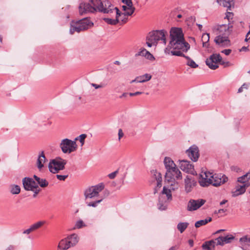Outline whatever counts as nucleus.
<instances>
[{
	"mask_svg": "<svg viewBox=\"0 0 250 250\" xmlns=\"http://www.w3.org/2000/svg\"><path fill=\"white\" fill-rule=\"evenodd\" d=\"M81 15L85 14L95 13L99 12L106 14L103 21L108 24L115 25L120 20L125 23L127 21V15L125 12L122 13L119 8L111 3L110 0H88L82 1L79 6Z\"/></svg>",
	"mask_w": 250,
	"mask_h": 250,
	"instance_id": "f257e3e1",
	"label": "nucleus"
},
{
	"mask_svg": "<svg viewBox=\"0 0 250 250\" xmlns=\"http://www.w3.org/2000/svg\"><path fill=\"white\" fill-rule=\"evenodd\" d=\"M169 45L174 49H182L187 52L190 48L189 44L186 42L183 31L180 28L173 27L170 31Z\"/></svg>",
	"mask_w": 250,
	"mask_h": 250,
	"instance_id": "f03ea898",
	"label": "nucleus"
},
{
	"mask_svg": "<svg viewBox=\"0 0 250 250\" xmlns=\"http://www.w3.org/2000/svg\"><path fill=\"white\" fill-rule=\"evenodd\" d=\"M104 183H101L97 185L90 187L85 189L84 191V196L85 204L87 206L96 208L103 201V198L96 199L94 201H91V199H94L98 197L99 193L104 189Z\"/></svg>",
	"mask_w": 250,
	"mask_h": 250,
	"instance_id": "7ed1b4c3",
	"label": "nucleus"
},
{
	"mask_svg": "<svg viewBox=\"0 0 250 250\" xmlns=\"http://www.w3.org/2000/svg\"><path fill=\"white\" fill-rule=\"evenodd\" d=\"M164 163L167 169L165 174L166 180L168 182H172L175 179L177 180L182 179L181 171L170 158L166 157Z\"/></svg>",
	"mask_w": 250,
	"mask_h": 250,
	"instance_id": "20e7f679",
	"label": "nucleus"
},
{
	"mask_svg": "<svg viewBox=\"0 0 250 250\" xmlns=\"http://www.w3.org/2000/svg\"><path fill=\"white\" fill-rule=\"evenodd\" d=\"M232 26L226 24L219 25L217 30L220 32V35L216 37L214 39L215 43L220 46L226 47L230 45V42L229 39V36L230 34Z\"/></svg>",
	"mask_w": 250,
	"mask_h": 250,
	"instance_id": "39448f33",
	"label": "nucleus"
},
{
	"mask_svg": "<svg viewBox=\"0 0 250 250\" xmlns=\"http://www.w3.org/2000/svg\"><path fill=\"white\" fill-rule=\"evenodd\" d=\"M66 163L65 160L59 157H56L55 159L50 160L48 165L49 170L52 173H57L60 170L64 169Z\"/></svg>",
	"mask_w": 250,
	"mask_h": 250,
	"instance_id": "423d86ee",
	"label": "nucleus"
},
{
	"mask_svg": "<svg viewBox=\"0 0 250 250\" xmlns=\"http://www.w3.org/2000/svg\"><path fill=\"white\" fill-rule=\"evenodd\" d=\"M166 33H167V32L164 30H153L148 34V38L151 42H153L157 44L159 41H162L163 43L166 44L167 42Z\"/></svg>",
	"mask_w": 250,
	"mask_h": 250,
	"instance_id": "0eeeda50",
	"label": "nucleus"
},
{
	"mask_svg": "<svg viewBox=\"0 0 250 250\" xmlns=\"http://www.w3.org/2000/svg\"><path fill=\"white\" fill-rule=\"evenodd\" d=\"M60 146L64 153H70L75 151L77 147L75 141L67 138L63 139L61 141Z\"/></svg>",
	"mask_w": 250,
	"mask_h": 250,
	"instance_id": "6e6552de",
	"label": "nucleus"
},
{
	"mask_svg": "<svg viewBox=\"0 0 250 250\" xmlns=\"http://www.w3.org/2000/svg\"><path fill=\"white\" fill-rule=\"evenodd\" d=\"M221 61L222 57L219 54H213L209 58L207 59L206 64L211 69L215 70L219 67L217 63L220 62Z\"/></svg>",
	"mask_w": 250,
	"mask_h": 250,
	"instance_id": "1a4fd4ad",
	"label": "nucleus"
},
{
	"mask_svg": "<svg viewBox=\"0 0 250 250\" xmlns=\"http://www.w3.org/2000/svg\"><path fill=\"white\" fill-rule=\"evenodd\" d=\"M206 202V200L203 199H190L188 203L187 210L189 211L196 210L204 205Z\"/></svg>",
	"mask_w": 250,
	"mask_h": 250,
	"instance_id": "9d476101",
	"label": "nucleus"
},
{
	"mask_svg": "<svg viewBox=\"0 0 250 250\" xmlns=\"http://www.w3.org/2000/svg\"><path fill=\"white\" fill-rule=\"evenodd\" d=\"M179 167L182 170L186 172V173H190L192 175L194 174L195 172L194 166L190 163V162L185 160H179Z\"/></svg>",
	"mask_w": 250,
	"mask_h": 250,
	"instance_id": "9b49d317",
	"label": "nucleus"
},
{
	"mask_svg": "<svg viewBox=\"0 0 250 250\" xmlns=\"http://www.w3.org/2000/svg\"><path fill=\"white\" fill-rule=\"evenodd\" d=\"M210 177L211 179L212 182L211 185L214 187L220 186L221 184L226 183L228 180L227 176L225 175H222L221 174L212 175V173H211Z\"/></svg>",
	"mask_w": 250,
	"mask_h": 250,
	"instance_id": "f8f14e48",
	"label": "nucleus"
},
{
	"mask_svg": "<svg viewBox=\"0 0 250 250\" xmlns=\"http://www.w3.org/2000/svg\"><path fill=\"white\" fill-rule=\"evenodd\" d=\"M211 173L209 172H205L200 174L199 178V183L200 185L203 187H208L211 184V179L210 176Z\"/></svg>",
	"mask_w": 250,
	"mask_h": 250,
	"instance_id": "ddd939ff",
	"label": "nucleus"
},
{
	"mask_svg": "<svg viewBox=\"0 0 250 250\" xmlns=\"http://www.w3.org/2000/svg\"><path fill=\"white\" fill-rule=\"evenodd\" d=\"M186 153L192 161H197L199 157V149L197 146H192L187 150Z\"/></svg>",
	"mask_w": 250,
	"mask_h": 250,
	"instance_id": "4468645a",
	"label": "nucleus"
},
{
	"mask_svg": "<svg viewBox=\"0 0 250 250\" xmlns=\"http://www.w3.org/2000/svg\"><path fill=\"white\" fill-rule=\"evenodd\" d=\"M235 239V237L231 234H228L226 236H220L216 238V246H223L225 244L231 243V241Z\"/></svg>",
	"mask_w": 250,
	"mask_h": 250,
	"instance_id": "2eb2a0df",
	"label": "nucleus"
},
{
	"mask_svg": "<svg viewBox=\"0 0 250 250\" xmlns=\"http://www.w3.org/2000/svg\"><path fill=\"white\" fill-rule=\"evenodd\" d=\"M185 190L187 193L190 192L196 185V181L190 176H187L185 179Z\"/></svg>",
	"mask_w": 250,
	"mask_h": 250,
	"instance_id": "dca6fc26",
	"label": "nucleus"
},
{
	"mask_svg": "<svg viewBox=\"0 0 250 250\" xmlns=\"http://www.w3.org/2000/svg\"><path fill=\"white\" fill-rule=\"evenodd\" d=\"M77 21L79 23V25H80L82 31L87 30L93 25V23L87 18H83Z\"/></svg>",
	"mask_w": 250,
	"mask_h": 250,
	"instance_id": "f3484780",
	"label": "nucleus"
},
{
	"mask_svg": "<svg viewBox=\"0 0 250 250\" xmlns=\"http://www.w3.org/2000/svg\"><path fill=\"white\" fill-rule=\"evenodd\" d=\"M31 178L25 177L22 179V184L25 190H33L35 188H38V186H31Z\"/></svg>",
	"mask_w": 250,
	"mask_h": 250,
	"instance_id": "a211bd4d",
	"label": "nucleus"
},
{
	"mask_svg": "<svg viewBox=\"0 0 250 250\" xmlns=\"http://www.w3.org/2000/svg\"><path fill=\"white\" fill-rule=\"evenodd\" d=\"M216 242V239L206 241L202 244V248L203 250H214Z\"/></svg>",
	"mask_w": 250,
	"mask_h": 250,
	"instance_id": "6ab92c4d",
	"label": "nucleus"
},
{
	"mask_svg": "<svg viewBox=\"0 0 250 250\" xmlns=\"http://www.w3.org/2000/svg\"><path fill=\"white\" fill-rule=\"evenodd\" d=\"M151 75L149 74H145L144 75L136 77L134 80H132L130 83H145L149 81L151 79Z\"/></svg>",
	"mask_w": 250,
	"mask_h": 250,
	"instance_id": "aec40b11",
	"label": "nucleus"
},
{
	"mask_svg": "<svg viewBox=\"0 0 250 250\" xmlns=\"http://www.w3.org/2000/svg\"><path fill=\"white\" fill-rule=\"evenodd\" d=\"M249 186V184H242V185H238L236 187V190L233 192V196H236L243 194L246 191V188Z\"/></svg>",
	"mask_w": 250,
	"mask_h": 250,
	"instance_id": "412c9836",
	"label": "nucleus"
},
{
	"mask_svg": "<svg viewBox=\"0 0 250 250\" xmlns=\"http://www.w3.org/2000/svg\"><path fill=\"white\" fill-rule=\"evenodd\" d=\"M46 160V159L43 151H42L41 153L39 154L37 162V167L40 170L43 167V164L45 163Z\"/></svg>",
	"mask_w": 250,
	"mask_h": 250,
	"instance_id": "4be33fe9",
	"label": "nucleus"
},
{
	"mask_svg": "<svg viewBox=\"0 0 250 250\" xmlns=\"http://www.w3.org/2000/svg\"><path fill=\"white\" fill-rule=\"evenodd\" d=\"M66 238L62 240L58 245V250H66L71 247V244L68 243Z\"/></svg>",
	"mask_w": 250,
	"mask_h": 250,
	"instance_id": "5701e85b",
	"label": "nucleus"
},
{
	"mask_svg": "<svg viewBox=\"0 0 250 250\" xmlns=\"http://www.w3.org/2000/svg\"><path fill=\"white\" fill-rule=\"evenodd\" d=\"M216 1L220 5L227 7L229 10H230L231 6L234 5L233 0H216Z\"/></svg>",
	"mask_w": 250,
	"mask_h": 250,
	"instance_id": "b1692460",
	"label": "nucleus"
},
{
	"mask_svg": "<svg viewBox=\"0 0 250 250\" xmlns=\"http://www.w3.org/2000/svg\"><path fill=\"white\" fill-rule=\"evenodd\" d=\"M82 31L80 25H79V23L76 21L75 23H71L70 24V28L69 30V33L70 34H73L75 32H77L78 33Z\"/></svg>",
	"mask_w": 250,
	"mask_h": 250,
	"instance_id": "393cba45",
	"label": "nucleus"
},
{
	"mask_svg": "<svg viewBox=\"0 0 250 250\" xmlns=\"http://www.w3.org/2000/svg\"><path fill=\"white\" fill-rule=\"evenodd\" d=\"M66 239L68 241V243L71 244V247L75 245L79 241L78 235L75 233L68 236Z\"/></svg>",
	"mask_w": 250,
	"mask_h": 250,
	"instance_id": "a878e982",
	"label": "nucleus"
},
{
	"mask_svg": "<svg viewBox=\"0 0 250 250\" xmlns=\"http://www.w3.org/2000/svg\"><path fill=\"white\" fill-rule=\"evenodd\" d=\"M212 221V218L211 217H208L204 220H201L197 221L195 223V227L197 228H199L202 226H204L208 224V223L211 222Z\"/></svg>",
	"mask_w": 250,
	"mask_h": 250,
	"instance_id": "bb28decb",
	"label": "nucleus"
},
{
	"mask_svg": "<svg viewBox=\"0 0 250 250\" xmlns=\"http://www.w3.org/2000/svg\"><path fill=\"white\" fill-rule=\"evenodd\" d=\"M209 40V34L208 33H204L202 37V41L203 47H208L209 44L208 42Z\"/></svg>",
	"mask_w": 250,
	"mask_h": 250,
	"instance_id": "cd10ccee",
	"label": "nucleus"
},
{
	"mask_svg": "<svg viewBox=\"0 0 250 250\" xmlns=\"http://www.w3.org/2000/svg\"><path fill=\"white\" fill-rule=\"evenodd\" d=\"M189 224L187 222H181L178 224L177 228L181 233H183L188 228Z\"/></svg>",
	"mask_w": 250,
	"mask_h": 250,
	"instance_id": "c85d7f7f",
	"label": "nucleus"
},
{
	"mask_svg": "<svg viewBox=\"0 0 250 250\" xmlns=\"http://www.w3.org/2000/svg\"><path fill=\"white\" fill-rule=\"evenodd\" d=\"M162 194H166L168 200H172V195L170 189L167 188L166 187H163V190L162 191Z\"/></svg>",
	"mask_w": 250,
	"mask_h": 250,
	"instance_id": "c756f323",
	"label": "nucleus"
},
{
	"mask_svg": "<svg viewBox=\"0 0 250 250\" xmlns=\"http://www.w3.org/2000/svg\"><path fill=\"white\" fill-rule=\"evenodd\" d=\"M21 191V188L18 185H12L11 186L10 192L12 194H18Z\"/></svg>",
	"mask_w": 250,
	"mask_h": 250,
	"instance_id": "7c9ffc66",
	"label": "nucleus"
},
{
	"mask_svg": "<svg viewBox=\"0 0 250 250\" xmlns=\"http://www.w3.org/2000/svg\"><path fill=\"white\" fill-rule=\"evenodd\" d=\"M45 223V222L44 221H39L32 225L30 227L33 231L41 228Z\"/></svg>",
	"mask_w": 250,
	"mask_h": 250,
	"instance_id": "2f4dec72",
	"label": "nucleus"
},
{
	"mask_svg": "<svg viewBox=\"0 0 250 250\" xmlns=\"http://www.w3.org/2000/svg\"><path fill=\"white\" fill-rule=\"evenodd\" d=\"M186 59L188 60L187 64L191 68H195L198 67V65L195 62L190 59V58L188 56L186 57Z\"/></svg>",
	"mask_w": 250,
	"mask_h": 250,
	"instance_id": "473e14b6",
	"label": "nucleus"
},
{
	"mask_svg": "<svg viewBox=\"0 0 250 250\" xmlns=\"http://www.w3.org/2000/svg\"><path fill=\"white\" fill-rule=\"evenodd\" d=\"M239 242L240 244H246L248 246H250V238L248 237L247 236H244L239 239Z\"/></svg>",
	"mask_w": 250,
	"mask_h": 250,
	"instance_id": "72a5a7b5",
	"label": "nucleus"
},
{
	"mask_svg": "<svg viewBox=\"0 0 250 250\" xmlns=\"http://www.w3.org/2000/svg\"><path fill=\"white\" fill-rule=\"evenodd\" d=\"M158 208L161 210H165L167 208V204L161 201V197H159V203L158 204Z\"/></svg>",
	"mask_w": 250,
	"mask_h": 250,
	"instance_id": "f704fd0d",
	"label": "nucleus"
},
{
	"mask_svg": "<svg viewBox=\"0 0 250 250\" xmlns=\"http://www.w3.org/2000/svg\"><path fill=\"white\" fill-rule=\"evenodd\" d=\"M37 182L42 188L46 187L48 185V182L44 179L40 178V180Z\"/></svg>",
	"mask_w": 250,
	"mask_h": 250,
	"instance_id": "c9c22d12",
	"label": "nucleus"
},
{
	"mask_svg": "<svg viewBox=\"0 0 250 250\" xmlns=\"http://www.w3.org/2000/svg\"><path fill=\"white\" fill-rule=\"evenodd\" d=\"M170 53H171V55L173 56L183 57H184L185 58H186V57H187V56H186L185 54H184L180 50L171 51Z\"/></svg>",
	"mask_w": 250,
	"mask_h": 250,
	"instance_id": "e433bc0d",
	"label": "nucleus"
},
{
	"mask_svg": "<svg viewBox=\"0 0 250 250\" xmlns=\"http://www.w3.org/2000/svg\"><path fill=\"white\" fill-rule=\"evenodd\" d=\"M85 226V225L83 223V222L82 220H80L76 222L75 225V228L81 229Z\"/></svg>",
	"mask_w": 250,
	"mask_h": 250,
	"instance_id": "4c0bfd02",
	"label": "nucleus"
},
{
	"mask_svg": "<svg viewBox=\"0 0 250 250\" xmlns=\"http://www.w3.org/2000/svg\"><path fill=\"white\" fill-rule=\"evenodd\" d=\"M86 134H82L80 135L78 138H76L75 140H77L79 139L82 145L83 146L84 144V140L86 138Z\"/></svg>",
	"mask_w": 250,
	"mask_h": 250,
	"instance_id": "58836bf2",
	"label": "nucleus"
},
{
	"mask_svg": "<svg viewBox=\"0 0 250 250\" xmlns=\"http://www.w3.org/2000/svg\"><path fill=\"white\" fill-rule=\"evenodd\" d=\"M122 2L126 4L125 6L127 7L128 9L134 7L132 0H122Z\"/></svg>",
	"mask_w": 250,
	"mask_h": 250,
	"instance_id": "ea45409f",
	"label": "nucleus"
},
{
	"mask_svg": "<svg viewBox=\"0 0 250 250\" xmlns=\"http://www.w3.org/2000/svg\"><path fill=\"white\" fill-rule=\"evenodd\" d=\"M247 175H244L243 176L240 177L238 178L237 181L239 183H241L242 184H247L248 183L247 182H248V180H247Z\"/></svg>",
	"mask_w": 250,
	"mask_h": 250,
	"instance_id": "a19ab883",
	"label": "nucleus"
},
{
	"mask_svg": "<svg viewBox=\"0 0 250 250\" xmlns=\"http://www.w3.org/2000/svg\"><path fill=\"white\" fill-rule=\"evenodd\" d=\"M146 44H147L148 47H151L153 45H155V46L157 45V44L155 42H151L150 40H149L148 35H147V36L146 37Z\"/></svg>",
	"mask_w": 250,
	"mask_h": 250,
	"instance_id": "79ce46f5",
	"label": "nucleus"
},
{
	"mask_svg": "<svg viewBox=\"0 0 250 250\" xmlns=\"http://www.w3.org/2000/svg\"><path fill=\"white\" fill-rule=\"evenodd\" d=\"M145 57L148 60L150 61L154 60L155 59L154 56L149 51H146L145 55Z\"/></svg>",
	"mask_w": 250,
	"mask_h": 250,
	"instance_id": "37998d69",
	"label": "nucleus"
},
{
	"mask_svg": "<svg viewBox=\"0 0 250 250\" xmlns=\"http://www.w3.org/2000/svg\"><path fill=\"white\" fill-rule=\"evenodd\" d=\"M146 51V50L145 48H141L140 51H139L137 53H136L135 54V56L137 57L138 56H142L145 57V55Z\"/></svg>",
	"mask_w": 250,
	"mask_h": 250,
	"instance_id": "c03bdc74",
	"label": "nucleus"
},
{
	"mask_svg": "<svg viewBox=\"0 0 250 250\" xmlns=\"http://www.w3.org/2000/svg\"><path fill=\"white\" fill-rule=\"evenodd\" d=\"M135 10V8L134 7L129 8L128 9V11L125 12V13H126L125 15H127L128 16H131L134 12Z\"/></svg>",
	"mask_w": 250,
	"mask_h": 250,
	"instance_id": "a18cd8bd",
	"label": "nucleus"
},
{
	"mask_svg": "<svg viewBox=\"0 0 250 250\" xmlns=\"http://www.w3.org/2000/svg\"><path fill=\"white\" fill-rule=\"evenodd\" d=\"M68 175H59V174L56 175L57 178L60 181H64L68 177Z\"/></svg>",
	"mask_w": 250,
	"mask_h": 250,
	"instance_id": "49530a36",
	"label": "nucleus"
},
{
	"mask_svg": "<svg viewBox=\"0 0 250 250\" xmlns=\"http://www.w3.org/2000/svg\"><path fill=\"white\" fill-rule=\"evenodd\" d=\"M248 85L244 83L238 90V93H241L243 91L244 88L248 89Z\"/></svg>",
	"mask_w": 250,
	"mask_h": 250,
	"instance_id": "de8ad7c7",
	"label": "nucleus"
},
{
	"mask_svg": "<svg viewBox=\"0 0 250 250\" xmlns=\"http://www.w3.org/2000/svg\"><path fill=\"white\" fill-rule=\"evenodd\" d=\"M118 173V170H116V171H115L114 172H112V173H111L109 174H108V177H109L110 179H113L115 177V176H116V174H117Z\"/></svg>",
	"mask_w": 250,
	"mask_h": 250,
	"instance_id": "09e8293b",
	"label": "nucleus"
},
{
	"mask_svg": "<svg viewBox=\"0 0 250 250\" xmlns=\"http://www.w3.org/2000/svg\"><path fill=\"white\" fill-rule=\"evenodd\" d=\"M32 191L34 192V194L33 195V197L34 198H35V197H36L37 195L38 194V193L41 191V189L38 188H37L34 189V190H32Z\"/></svg>",
	"mask_w": 250,
	"mask_h": 250,
	"instance_id": "8fccbe9b",
	"label": "nucleus"
},
{
	"mask_svg": "<svg viewBox=\"0 0 250 250\" xmlns=\"http://www.w3.org/2000/svg\"><path fill=\"white\" fill-rule=\"evenodd\" d=\"M231 52V50L230 49H224L221 51V53L225 54L226 55H229Z\"/></svg>",
	"mask_w": 250,
	"mask_h": 250,
	"instance_id": "3c124183",
	"label": "nucleus"
},
{
	"mask_svg": "<svg viewBox=\"0 0 250 250\" xmlns=\"http://www.w3.org/2000/svg\"><path fill=\"white\" fill-rule=\"evenodd\" d=\"M156 179L157 180L158 186H159V184L161 185L162 177L160 173H158V177L156 178Z\"/></svg>",
	"mask_w": 250,
	"mask_h": 250,
	"instance_id": "603ef678",
	"label": "nucleus"
},
{
	"mask_svg": "<svg viewBox=\"0 0 250 250\" xmlns=\"http://www.w3.org/2000/svg\"><path fill=\"white\" fill-rule=\"evenodd\" d=\"M91 85L94 87L95 89H98L100 88H102L103 87V85L102 84H97L96 83H92Z\"/></svg>",
	"mask_w": 250,
	"mask_h": 250,
	"instance_id": "864d4df0",
	"label": "nucleus"
},
{
	"mask_svg": "<svg viewBox=\"0 0 250 250\" xmlns=\"http://www.w3.org/2000/svg\"><path fill=\"white\" fill-rule=\"evenodd\" d=\"M124 136V133L122 130V129H119L118 131V136H119V140H120V139Z\"/></svg>",
	"mask_w": 250,
	"mask_h": 250,
	"instance_id": "5fc2aeb1",
	"label": "nucleus"
},
{
	"mask_svg": "<svg viewBox=\"0 0 250 250\" xmlns=\"http://www.w3.org/2000/svg\"><path fill=\"white\" fill-rule=\"evenodd\" d=\"M33 231L32 229H31V227L23 231V234H29L31 232Z\"/></svg>",
	"mask_w": 250,
	"mask_h": 250,
	"instance_id": "6e6d98bb",
	"label": "nucleus"
},
{
	"mask_svg": "<svg viewBox=\"0 0 250 250\" xmlns=\"http://www.w3.org/2000/svg\"><path fill=\"white\" fill-rule=\"evenodd\" d=\"M141 94H142V92L137 91V92H136L135 93H129V95L130 96H137V95H140Z\"/></svg>",
	"mask_w": 250,
	"mask_h": 250,
	"instance_id": "4d7b16f0",
	"label": "nucleus"
},
{
	"mask_svg": "<svg viewBox=\"0 0 250 250\" xmlns=\"http://www.w3.org/2000/svg\"><path fill=\"white\" fill-rule=\"evenodd\" d=\"M248 47V46H243L239 50V51H248L249 50Z\"/></svg>",
	"mask_w": 250,
	"mask_h": 250,
	"instance_id": "13d9d810",
	"label": "nucleus"
},
{
	"mask_svg": "<svg viewBox=\"0 0 250 250\" xmlns=\"http://www.w3.org/2000/svg\"><path fill=\"white\" fill-rule=\"evenodd\" d=\"M247 245H246V244H241V248L243 250H247L248 249V247H247Z\"/></svg>",
	"mask_w": 250,
	"mask_h": 250,
	"instance_id": "bf43d9fd",
	"label": "nucleus"
},
{
	"mask_svg": "<svg viewBox=\"0 0 250 250\" xmlns=\"http://www.w3.org/2000/svg\"><path fill=\"white\" fill-rule=\"evenodd\" d=\"M233 16V13L231 12H227L226 17L229 20V18Z\"/></svg>",
	"mask_w": 250,
	"mask_h": 250,
	"instance_id": "052dcab7",
	"label": "nucleus"
},
{
	"mask_svg": "<svg viewBox=\"0 0 250 250\" xmlns=\"http://www.w3.org/2000/svg\"><path fill=\"white\" fill-rule=\"evenodd\" d=\"M15 247L13 245H10L5 250H14Z\"/></svg>",
	"mask_w": 250,
	"mask_h": 250,
	"instance_id": "680f3d73",
	"label": "nucleus"
},
{
	"mask_svg": "<svg viewBox=\"0 0 250 250\" xmlns=\"http://www.w3.org/2000/svg\"><path fill=\"white\" fill-rule=\"evenodd\" d=\"M188 244H189V245H190V247H193V244H194L193 240H192V239H189L188 240Z\"/></svg>",
	"mask_w": 250,
	"mask_h": 250,
	"instance_id": "e2e57ef3",
	"label": "nucleus"
},
{
	"mask_svg": "<svg viewBox=\"0 0 250 250\" xmlns=\"http://www.w3.org/2000/svg\"><path fill=\"white\" fill-rule=\"evenodd\" d=\"M178 249V247H177V246H172L169 249V250H176Z\"/></svg>",
	"mask_w": 250,
	"mask_h": 250,
	"instance_id": "0e129e2a",
	"label": "nucleus"
},
{
	"mask_svg": "<svg viewBox=\"0 0 250 250\" xmlns=\"http://www.w3.org/2000/svg\"><path fill=\"white\" fill-rule=\"evenodd\" d=\"M31 186H38L36 183V182H35V181L31 178Z\"/></svg>",
	"mask_w": 250,
	"mask_h": 250,
	"instance_id": "69168bd1",
	"label": "nucleus"
},
{
	"mask_svg": "<svg viewBox=\"0 0 250 250\" xmlns=\"http://www.w3.org/2000/svg\"><path fill=\"white\" fill-rule=\"evenodd\" d=\"M228 202L227 200H223L220 203V205L222 206L223 205L226 204Z\"/></svg>",
	"mask_w": 250,
	"mask_h": 250,
	"instance_id": "338daca9",
	"label": "nucleus"
},
{
	"mask_svg": "<svg viewBox=\"0 0 250 250\" xmlns=\"http://www.w3.org/2000/svg\"><path fill=\"white\" fill-rule=\"evenodd\" d=\"M128 94L127 93H124L122 95L120 96V98H122L123 97H125Z\"/></svg>",
	"mask_w": 250,
	"mask_h": 250,
	"instance_id": "774afa93",
	"label": "nucleus"
}]
</instances>
